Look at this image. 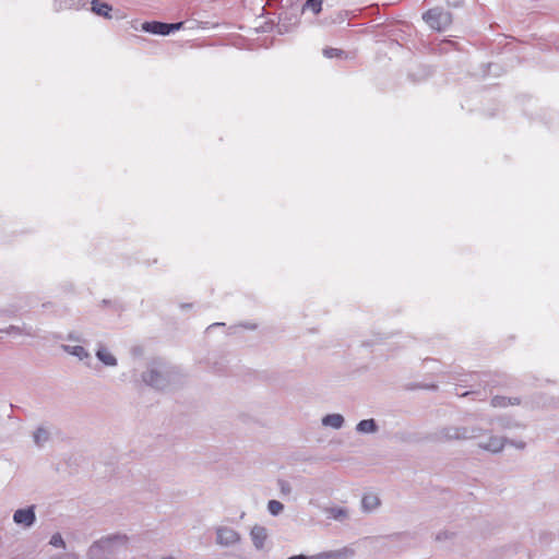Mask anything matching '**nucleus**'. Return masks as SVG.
Masks as SVG:
<instances>
[{"instance_id": "obj_1", "label": "nucleus", "mask_w": 559, "mask_h": 559, "mask_svg": "<svg viewBox=\"0 0 559 559\" xmlns=\"http://www.w3.org/2000/svg\"><path fill=\"white\" fill-rule=\"evenodd\" d=\"M128 540L126 535H108L93 543L87 550L88 559H98L102 555L109 551L114 546L126 544Z\"/></svg>"}, {"instance_id": "obj_2", "label": "nucleus", "mask_w": 559, "mask_h": 559, "mask_svg": "<svg viewBox=\"0 0 559 559\" xmlns=\"http://www.w3.org/2000/svg\"><path fill=\"white\" fill-rule=\"evenodd\" d=\"M426 23L433 29L442 31L451 24V15L437 9L428 11L424 15Z\"/></svg>"}, {"instance_id": "obj_3", "label": "nucleus", "mask_w": 559, "mask_h": 559, "mask_svg": "<svg viewBox=\"0 0 559 559\" xmlns=\"http://www.w3.org/2000/svg\"><path fill=\"white\" fill-rule=\"evenodd\" d=\"M182 23H162V22H145L142 24V31L155 35H169L170 33L180 29Z\"/></svg>"}, {"instance_id": "obj_4", "label": "nucleus", "mask_w": 559, "mask_h": 559, "mask_svg": "<svg viewBox=\"0 0 559 559\" xmlns=\"http://www.w3.org/2000/svg\"><path fill=\"white\" fill-rule=\"evenodd\" d=\"M35 512L34 508H25V509H19L13 514V521L15 524L29 527L35 522Z\"/></svg>"}, {"instance_id": "obj_5", "label": "nucleus", "mask_w": 559, "mask_h": 559, "mask_svg": "<svg viewBox=\"0 0 559 559\" xmlns=\"http://www.w3.org/2000/svg\"><path fill=\"white\" fill-rule=\"evenodd\" d=\"M217 543L224 546L234 545L239 540L238 533L230 527H219L216 532Z\"/></svg>"}, {"instance_id": "obj_6", "label": "nucleus", "mask_w": 559, "mask_h": 559, "mask_svg": "<svg viewBox=\"0 0 559 559\" xmlns=\"http://www.w3.org/2000/svg\"><path fill=\"white\" fill-rule=\"evenodd\" d=\"M252 543L257 549H262L267 540L269 533L263 526L255 525L250 532Z\"/></svg>"}, {"instance_id": "obj_7", "label": "nucleus", "mask_w": 559, "mask_h": 559, "mask_svg": "<svg viewBox=\"0 0 559 559\" xmlns=\"http://www.w3.org/2000/svg\"><path fill=\"white\" fill-rule=\"evenodd\" d=\"M92 11L103 17L111 19V11L112 8L110 4L106 2H102L99 0H93L92 1Z\"/></svg>"}, {"instance_id": "obj_8", "label": "nucleus", "mask_w": 559, "mask_h": 559, "mask_svg": "<svg viewBox=\"0 0 559 559\" xmlns=\"http://www.w3.org/2000/svg\"><path fill=\"white\" fill-rule=\"evenodd\" d=\"M380 506L379 497L373 492H367L361 499V507L365 511L371 512Z\"/></svg>"}, {"instance_id": "obj_9", "label": "nucleus", "mask_w": 559, "mask_h": 559, "mask_svg": "<svg viewBox=\"0 0 559 559\" xmlns=\"http://www.w3.org/2000/svg\"><path fill=\"white\" fill-rule=\"evenodd\" d=\"M478 445L484 450L496 453L503 449L504 442L499 437H490L487 442L480 441Z\"/></svg>"}, {"instance_id": "obj_10", "label": "nucleus", "mask_w": 559, "mask_h": 559, "mask_svg": "<svg viewBox=\"0 0 559 559\" xmlns=\"http://www.w3.org/2000/svg\"><path fill=\"white\" fill-rule=\"evenodd\" d=\"M344 424V417L341 414H329L322 418V425L333 429H340Z\"/></svg>"}, {"instance_id": "obj_11", "label": "nucleus", "mask_w": 559, "mask_h": 559, "mask_svg": "<svg viewBox=\"0 0 559 559\" xmlns=\"http://www.w3.org/2000/svg\"><path fill=\"white\" fill-rule=\"evenodd\" d=\"M34 443L38 447H43L49 440V431L46 428L38 427L33 433Z\"/></svg>"}, {"instance_id": "obj_12", "label": "nucleus", "mask_w": 559, "mask_h": 559, "mask_svg": "<svg viewBox=\"0 0 559 559\" xmlns=\"http://www.w3.org/2000/svg\"><path fill=\"white\" fill-rule=\"evenodd\" d=\"M96 356L106 366H115L117 364L114 355L106 348H99L96 353Z\"/></svg>"}, {"instance_id": "obj_13", "label": "nucleus", "mask_w": 559, "mask_h": 559, "mask_svg": "<svg viewBox=\"0 0 559 559\" xmlns=\"http://www.w3.org/2000/svg\"><path fill=\"white\" fill-rule=\"evenodd\" d=\"M356 429L360 433H372L377 430V425L373 419H364L358 423Z\"/></svg>"}, {"instance_id": "obj_14", "label": "nucleus", "mask_w": 559, "mask_h": 559, "mask_svg": "<svg viewBox=\"0 0 559 559\" xmlns=\"http://www.w3.org/2000/svg\"><path fill=\"white\" fill-rule=\"evenodd\" d=\"M63 348L69 354L76 356L80 360H82L88 356L87 352L82 346H79V345L63 346Z\"/></svg>"}, {"instance_id": "obj_15", "label": "nucleus", "mask_w": 559, "mask_h": 559, "mask_svg": "<svg viewBox=\"0 0 559 559\" xmlns=\"http://www.w3.org/2000/svg\"><path fill=\"white\" fill-rule=\"evenodd\" d=\"M283 503L277 500H270L267 503V510L272 515L280 514L283 511Z\"/></svg>"}, {"instance_id": "obj_16", "label": "nucleus", "mask_w": 559, "mask_h": 559, "mask_svg": "<svg viewBox=\"0 0 559 559\" xmlns=\"http://www.w3.org/2000/svg\"><path fill=\"white\" fill-rule=\"evenodd\" d=\"M322 8L321 0H307V2L304 5L305 10H311L313 13H319Z\"/></svg>"}, {"instance_id": "obj_17", "label": "nucleus", "mask_w": 559, "mask_h": 559, "mask_svg": "<svg viewBox=\"0 0 559 559\" xmlns=\"http://www.w3.org/2000/svg\"><path fill=\"white\" fill-rule=\"evenodd\" d=\"M330 515L334 519H342L347 515V512L345 509L342 508H333L330 510Z\"/></svg>"}, {"instance_id": "obj_18", "label": "nucleus", "mask_w": 559, "mask_h": 559, "mask_svg": "<svg viewBox=\"0 0 559 559\" xmlns=\"http://www.w3.org/2000/svg\"><path fill=\"white\" fill-rule=\"evenodd\" d=\"M337 555L335 552H321L314 556L309 557V559H336Z\"/></svg>"}, {"instance_id": "obj_19", "label": "nucleus", "mask_w": 559, "mask_h": 559, "mask_svg": "<svg viewBox=\"0 0 559 559\" xmlns=\"http://www.w3.org/2000/svg\"><path fill=\"white\" fill-rule=\"evenodd\" d=\"M50 544L55 547H63L64 546V542H63L61 535H59V534H56L51 537Z\"/></svg>"}, {"instance_id": "obj_20", "label": "nucleus", "mask_w": 559, "mask_h": 559, "mask_svg": "<svg viewBox=\"0 0 559 559\" xmlns=\"http://www.w3.org/2000/svg\"><path fill=\"white\" fill-rule=\"evenodd\" d=\"M323 53L328 58H333L335 56H338L340 52L337 49L329 48V49H324Z\"/></svg>"}, {"instance_id": "obj_21", "label": "nucleus", "mask_w": 559, "mask_h": 559, "mask_svg": "<svg viewBox=\"0 0 559 559\" xmlns=\"http://www.w3.org/2000/svg\"><path fill=\"white\" fill-rule=\"evenodd\" d=\"M492 404H493V406H504V405H507V401L504 397L497 396L492 400Z\"/></svg>"}, {"instance_id": "obj_22", "label": "nucleus", "mask_w": 559, "mask_h": 559, "mask_svg": "<svg viewBox=\"0 0 559 559\" xmlns=\"http://www.w3.org/2000/svg\"><path fill=\"white\" fill-rule=\"evenodd\" d=\"M59 559H79V558H78V556H75L73 554H67V555H64L63 557H61Z\"/></svg>"}, {"instance_id": "obj_23", "label": "nucleus", "mask_w": 559, "mask_h": 559, "mask_svg": "<svg viewBox=\"0 0 559 559\" xmlns=\"http://www.w3.org/2000/svg\"><path fill=\"white\" fill-rule=\"evenodd\" d=\"M288 559H309V558L306 557V556L299 555V556H293V557H290Z\"/></svg>"}, {"instance_id": "obj_24", "label": "nucleus", "mask_w": 559, "mask_h": 559, "mask_svg": "<svg viewBox=\"0 0 559 559\" xmlns=\"http://www.w3.org/2000/svg\"><path fill=\"white\" fill-rule=\"evenodd\" d=\"M448 2L456 5V4H459L460 0H448Z\"/></svg>"}, {"instance_id": "obj_25", "label": "nucleus", "mask_w": 559, "mask_h": 559, "mask_svg": "<svg viewBox=\"0 0 559 559\" xmlns=\"http://www.w3.org/2000/svg\"><path fill=\"white\" fill-rule=\"evenodd\" d=\"M163 559H175V557L174 556H165V557H163Z\"/></svg>"}, {"instance_id": "obj_26", "label": "nucleus", "mask_w": 559, "mask_h": 559, "mask_svg": "<svg viewBox=\"0 0 559 559\" xmlns=\"http://www.w3.org/2000/svg\"><path fill=\"white\" fill-rule=\"evenodd\" d=\"M454 437H455V438H461V436H460V435H455ZM462 438H467V436L463 435V436H462Z\"/></svg>"}, {"instance_id": "obj_27", "label": "nucleus", "mask_w": 559, "mask_h": 559, "mask_svg": "<svg viewBox=\"0 0 559 559\" xmlns=\"http://www.w3.org/2000/svg\"><path fill=\"white\" fill-rule=\"evenodd\" d=\"M148 382H150L151 384H156V383H155V381H154L152 378L148 380Z\"/></svg>"}]
</instances>
